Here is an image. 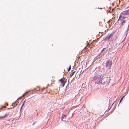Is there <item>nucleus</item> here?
I'll use <instances>...</instances> for the list:
<instances>
[{
  "mask_svg": "<svg viewBox=\"0 0 129 129\" xmlns=\"http://www.w3.org/2000/svg\"><path fill=\"white\" fill-rule=\"evenodd\" d=\"M105 49V48H104V49H103L102 50V52Z\"/></svg>",
  "mask_w": 129,
  "mask_h": 129,
  "instance_id": "nucleus-14",
  "label": "nucleus"
},
{
  "mask_svg": "<svg viewBox=\"0 0 129 129\" xmlns=\"http://www.w3.org/2000/svg\"><path fill=\"white\" fill-rule=\"evenodd\" d=\"M127 8H129V7H127Z\"/></svg>",
  "mask_w": 129,
  "mask_h": 129,
  "instance_id": "nucleus-17",
  "label": "nucleus"
},
{
  "mask_svg": "<svg viewBox=\"0 0 129 129\" xmlns=\"http://www.w3.org/2000/svg\"><path fill=\"white\" fill-rule=\"evenodd\" d=\"M24 104H23L22 105V106H23V105Z\"/></svg>",
  "mask_w": 129,
  "mask_h": 129,
  "instance_id": "nucleus-18",
  "label": "nucleus"
},
{
  "mask_svg": "<svg viewBox=\"0 0 129 129\" xmlns=\"http://www.w3.org/2000/svg\"><path fill=\"white\" fill-rule=\"evenodd\" d=\"M75 72V71H74L72 72L70 75V76L71 77L72 76L74 75Z\"/></svg>",
  "mask_w": 129,
  "mask_h": 129,
  "instance_id": "nucleus-9",
  "label": "nucleus"
},
{
  "mask_svg": "<svg viewBox=\"0 0 129 129\" xmlns=\"http://www.w3.org/2000/svg\"><path fill=\"white\" fill-rule=\"evenodd\" d=\"M66 115H64V114H63L62 115L61 117V120H62L63 118H66Z\"/></svg>",
  "mask_w": 129,
  "mask_h": 129,
  "instance_id": "nucleus-7",
  "label": "nucleus"
},
{
  "mask_svg": "<svg viewBox=\"0 0 129 129\" xmlns=\"http://www.w3.org/2000/svg\"><path fill=\"white\" fill-rule=\"evenodd\" d=\"M89 46V45H87V46Z\"/></svg>",
  "mask_w": 129,
  "mask_h": 129,
  "instance_id": "nucleus-16",
  "label": "nucleus"
},
{
  "mask_svg": "<svg viewBox=\"0 0 129 129\" xmlns=\"http://www.w3.org/2000/svg\"><path fill=\"white\" fill-rule=\"evenodd\" d=\"M71 69V66H70V67H69V68L68 69V72H69L70 70Z\"/></svg>",
  "mask_w": 129,
  "mask_h": 129,
  "instance_id": "nucleus-11",
  "label": "nucleus"
},
{
  "mask_svg": "<svg viewBox=\"0 0 129 129\" xmlns=\"http://www.w3.org/2000/svg\"><path fill=\"white\" fill-rule=\"evenodd\" d=\"M112 64V61L109 60L106 63V67L108 69H109L111 68Z\"/></svg>",
  "mask_w": 129,
  "mask_h": 129,
  "instance_id": "nucleus-2",
  "label": "nucleus"
},
{
  "mask_svg": "<svg viewBox=\"0 0 129 129\" xmlns=\"http://www.w3.org/2000/svg\"><path fill=\"white\" fill-rule=\"evenodd\" d=\"M108 80V78L103 76L101 77V83H106L107 82V80Z\"/></svg>",
  "mask_w": 129,
  "mask_h": 129,
  "instance_id": "nucleus-3",
  "label": "nucleus"
},
{
  "mask_svg": "<svg viewBox=\"0 0 129 129\" xmlns=\"http://www.w3.org/2000/svg\"><path fill=\"white\" fill-rule=\"evenodd\" d=\"M121 100H120V102H119V103H120L121 102Z\"/></svg>",
  "mask_w": 129,
  "mask_h": 129,
  "instance_id": "nucleus-15",
  "label": "nucleus"
},
{
  "mask_svg": "<svg viewBox=\"0 0 129 129\" xmlns=\"http://www.w3.org/2000/svg\"><path fill=\"white\" fill-rule=\"evenodd\" d=\"M8 115V114L7 113H6L4 116H0V118H1L2 119L5 118Z\"/></svg>",
  "mask_w": 129,
  "mask_h": 129,
  "instance_id": "nucleus-6",
  "label": "nucleus"
},
{
  "mask_svg": "<svg viewBox=\"0 0 129 129\" xmlns=\"http://www.w3.org/2000/svg\"><path fill=\"white\" fill-rule=\"evenodd\" d=\"M59 81L61 83L60 85V86L62 87H64L67 82V79L63 78L59 80Z\"/></svg>",
  "mask_w": 129,
  "mask_h": 129,
  "instance_id": "nucleus-1",
  "label": "nucleus"
},
{
  "mask_svg": "<svg viewBox=\"0 0 129 129\" xmlns=\"http://www.w3.org/2000/svg\"><path fill=\"white\" fill-rule=\"evenodd\" d=\"M128 13L127 11V10L125 11H123L122 13H121V14L120 15L119 18V19L121 17H124L123 15H128Z\"/></svg>",
  "mask_w": 129,
  "mask_h": 129,
  "instance_id": "nucleus-5",
  "label": "nucleus"
},
{
  "mask_svg": "<svg viewBox=\"0 0 129 129\" xmlns=\"http://www.w3.org/2000/svg\"><path fill=\"white\" fill-rule=\"evenodd\" d=\"M112 36V34H110L109 36H107V37L106 38V39H107L108 40Z\"/></svg>",
  "mask_w": 129,
  "mask_h": 129,
  "instance_id": "nucleus-8",
  "label": "nucleus"
},
{
  "mask_svg": "<svg viewBox=\"0 0 129 129\" xmlns=\"http://www.w3.org/2000/svg\"><path fill=\"white\" fill-rule=\"evenodd\" d=\"M125 20H124L122 22H121L122 25L123 24L125 23Z\"/></svg>",
  "mask_w": 129,
  "mask_h": 129,
  "instance_id": "nucleus-10",
  "label": "nucleus"
},
{
  "mask_svg": "<svg viewBox=\"0 0 129 129\" xmlns=\"http://www.w3.org/2000/svg\"><path fill=\"white\" fill-rule=\"evenodd\" d=\"M127 11L128 13V14H129V9L127 10Z\"/></svg>",
  "mask_w": 129,
  "mask_h": 129,
  "instance_id": "nucleus-13",
  "label": "nucleus"
},
{
  "mask_svg": "<svg viewBox=\"0 0 129 129\" xmlns=\"http://www.w3.org/2000/svg\"><path fill=\"white\" fill-rule=\"evenodd\" d=\"M125 96V95H124V96H123V97L121 98V100H121V101H122V99H123V98Z\"/></svg>",
  "mask_w": 129,
  "mask_h": 129,
  "instance_id": "nucleus-12",
  "label": "nucleus"
},
{
  "mask_svg": "<svg viewBox=\"0 0 129 129\" xmlns=\"http://www.w3.org/2000/svg\"><path fill=\"white\" fill-rule=\"evenodd\" d=\"M101 76H95L93 78L96 81V82L101 83Z\"/></svg>",
  "mask_w": 129,
  "mask_h": 129,
  "instance_id": "nucleus-4",
  "label": "nucleus"
}]
</instances>
